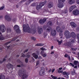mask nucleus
Listing matches in <instances>:
<instances>
[{
  "label": "nucleus",
  "mask_w": 79,
  "mask_h": 79,
  "mask_svg": "<svg viewBox=\"0 0 79 79\" xmlns=\"http://www.w3.org/2000/svg\"><path fill=\"white\" fill-rule=\"evenodd\" d=\"M18 73L20 77L23 76V79H26L28 77V76L26 74V70L24 69L19 70Z\"/></svg>",
  "instance_id": "1"
},
{
  "label": "nucleus",
  "mask_w": 79,
  "mask_h": 79,
  "mask_svg": "<svg viewBox=\"0 0 79 79\" xmlns=\"http://www.w3.org/2000/svg\"><path fill=\"white\" fill-rule=\"evenodd\" d=\"M23 31L24 32L31 33V28L29 27V24H24L23 25Z\"/></svg>",
  "instance_id": "2"
},
{
  "label": "nucleus",
  "mask_w": 79,
  "mask_h": 79,
  "mask_svg": "<svg viewBox=\"0 0 79 79\" xmlns=\"http://www.w3.org/2000/svg\"><path fill=\"white\" fill-rule=\"evenodd\" d=\"M70 42L69 43H65L64 45L67 47H72V44L75 41L74 39H71L69 40Z\"/></svg>",
  "instance_id": "3"
},
{
  "label": "nucleus",
  "mask_w": 79,
  "mask_h": 79,
  "mask_svg": "<svg viewBox=\"0 0 79 79\" xmlns=\"http://www.w3.org/2000/svg\"><path fill=\"white\" fill-rule=\"evenodd\" d=\"M14 29H15L17 34H19L21 33V31L19 29V27L17 25H15L14 27Z\"/></svg>",
  "instance_id": "4"
},
{
  "label": "nucleus",
  "mask_w": 79,
  "mask_h": 79,
  "mask_svg": "<svg viewBox=\"0 0 79 79\" xmlns=\"http://www.w3.org/2000/svg\"><path fill=\"white\" fill-rule=\"evenodd\" d=\"M64 34L67 39H70L71 37V34L69 31H65L64 32Z\"/></svg>",
  "instance_id": "5"
},
{
  "label": "nucleus",
  "mask_w": 79,
  "mask_h": 79,
  "mask_svg": "<svg viewBox=\"0 0 79 79\" xmlns=\"http://www.w3.org/2000/svg\"><path fill=\"white\" fill-rule=\"evenodd\" d=\"M39 74L40 76H44L45 74V68L42 67L40 71Z\"/></svg>",
  "instance_id": "6"
},
{
  "label": "nucleus",
  "mask_w": 79,
  "mask_h": 79,
  "mask_svg": "<svg viewBox=\"0 0 79 79\" xmlns=\"http://www.w3.org/2000/svg\"><path fill=\"white\" fill-rule=\"evenodd\" d=\"M73 14L75 16L79 15V10L76 9L74 10L73 12Z\"/></svg>",
  "instance_id": "7"
},
{
  "label": "nucleus",
  "mask_w": 79,
  "mask_h": 79,
  "mask_svg": "<svg viewBox=\"0 0 79 79\" xmlns=\"http://www.w3.org/2000/svg\"><path fill=\"white\" fill-rule=\"evenodd\" d=\"M56 31L57 32H59L60 33L59 35H60L63 32V30L61 29V28L59 26H57L56 27Z\"/></svg>",
  "instance_id": "8"
},
{
  "label": "nucleus",
  "mask_w": 79,
  "mask_h": 79,
  "mask_svg": "<svg viewBox=\"0 0 79 79\" xmlns=\"http://www.w3.org/2000/svg\"><path fill=\"white\" fill-rule=\"evenodd\" d=\"M5 18L6 20L7 21H11L12 20L11 18L9 15H8L5 16Z\"/></svg>",
  "instance_id": "9"
},
{
  "label": "nucleus",
  "mask_w": 79,
  "mask_h": 79,
  "mask_svg": "<svg viewBox=\"0 0 79 79\" xmlns=\"http://www.w3.org/2000/svg\"><path fill=\"white\" fill-rule=\"evenodd\" d=\"M46 21H47V19H40L39 21V22L41 24H44V23L46 22Z\"/></svg>",
  "instance_id": "10"
},
{
  "label": "nucleus",
  "mask_w": 79,
  "mask_h": 79,
  "mask_svg": "<svg viewBox=\"0 0 79 79\" xmlns=\"http://www.w3.org/2000/svg\"><path fill=\"white\" fill-rule=\"evenodd\" d=\"M53 6V3L50 2L48 4V8H51Z\"/></svg>",
  "instance_id": "11"
},
{
  "label": "nucleus",
  "mask_w": 79,
  "mask_h": 79,
  "mask_svg": "<svg viewBox=\"0 0 79 79\" xmlns=\"http://www.w3.org/2000/svg\"><path fill=\"white\" fill-rule=\"evenodd\" d=\"M6 30V28L4 25H1V32H4Z\"/></svg>",
  "instance_id": "12"
},
{
  "label": "nucleus",
  "mask_w": 79,
  "mask_h": 79,
  "mask_svg": "<svg viewBox=\"0 0 79 79\" xmlns=\"http://www.w3.org/2000/svg\"><path fill=\"white\" fill-rule=\"evenodd\" d=\"M51 34L52 36H55L56 34V30H54L53 31H52L51 32Z\"/></svg>",
  "instance_id": "13"
},
{
  "label": "nucleus",
  "mask_w": 79,
  "mask_h": 79,
  "mask_svg": "<svg viewBox=\"0 0 79 79\" xmlns=\"http://www.w3.org/2000/svg\"><path fill=\"white\" fill-rule=\"evenodd\" d=\"M70 25L72 27H74V28L76 27V23L73 22H72L70 23Z\"/></svg>",
  "instance_id": "14"
},
{
  "label": "nucleus",
  "mask_w": 79,
  "mask_h": 79,
  "mask_svg": "<svg viewBox=\"0 0 79 79\" xmlns=\"http://www.w3.org/2000/svg\"><path fill=\"white\" fill-rule=\"evenodd\" d=\"M71 35L72 38H74V39L76 37V33L73 32H72L71 33Z\"/></svg>",
  "instance_id": "15"
},
{
  "label": "nucleus",
  "mask_w": 79,
  "mask_h": 79,
  "mask_svg": "<svg viewBox=\"0 0 79 79\" xmlns=\"http://www.w3.org/2000/svg\"><path fill=\"white\" fill-rule=\"evenodd\" d=\"M63 74L64 75H66V78L67 79H68V78H69V77L68 76V75H69V73H67V72H64L63 73Z\"/></svg>",
  "instance_id": "16"
},
{
  "label": "nucleus",
  "mask_w": 79,
  "mask_h": 79,
  "mask_svg": "<svg viewBox=\"0 0 79 79\" xmlns=\"http://www.w3.org/2000/svg\"><path fill=\"white\" fill-rule=\"evenodd\" d=\"M38 32L39 34H41L43 32V29L42 28L39 29L38 30Z\"/></svg>",
  "instance_id": "17"
},
{
  "label": "nucleus",
  "mask_w": 79,
  "mask_h": 79,
  "mask_svg": "<svg viewBox=\"0 0 79 79\" xmlns=\"http://www.w3.org/2000/svg\"><path fill=\"white\" fill-rule=\"evenodd\" d=\"M76 7V6L75 5H73L70 8H69V11H73L75 8Z\"/></svg>",
  "instance_id": "18"
},
{
  "label": "nucleus",
  "mask_w": 79,
  "mask_h": 79,
  "mask_svg": "<svg viewBox=\"0 0 79 79\" xmlns=\"http://www.w3.org/2000/svg\"><path fill=\"white\" fill-rule=\"evenodd\" d=\"M13 66V65L10 63L6 65V67L8 69H10V68Z\"/></svg>",
  "instance_id": "19"
},
{
  "label": "nucleus",
  "mask_w": 79,
  "mask_h": 79,
  "mask_svg": "<svg viewBox=\"0 0 79 79\" xmlns=\"http://www.w3.org/2000/svg\"><path fill=\"white\" fill-rule=\"evenodd\" d=\"M74 3H75V0H69V3L70 5H72Z\"/></svg>",
  "instance_id": "20"
},
{
  "label": "nucleus",
  "mask_w": 79,
  "mask_h": 79,
  "mask_svg": "<svg viewBox=\"0 0 79 79\" xmlns=\"http://www.w3.org/2000/svg\"><path fill=\"white\" fill-rule=\"evenodd\" d=\"M32 55L35 59H37L38 58V55H37V54L33 53L32 54Z\"/></svg>",
  "instance_id": "21"
},
{
  "label": "nucleus",
  "mask_w": 79,
  "mask_h": 79,
  "mask_svg": "<svg viewBox=\"0 0 79 79\" xmlns=\"http://www.w3.org/2000/svg\"><path fill=\"white\" fill-rule=\"evenodd\" d=\"M58 6L59 8H61L63 7V3L60 2L59 4L58 5Z\"/></svg>",
  "instance_id": "22"
},
{
  "label": "nucleus",
  "mask_w": 79,
  "mask_h": 79,
  "mask_svg": "<svg viewBox=\"0 0 79 79\" xmlns=\"http://www.w3.org/2000/svg\"><path fill=\"white\" fill-rule=\"evenodd\" d=\"M44 44L38 43L35 44V46H37V47H40V46H44Z\"/></svg>",
  "instance_id": "23"
},
{
  "label": "nucleus",
  "mask_w": 79,
  "mask_h": 79,
  "mask_svg": "<svg viewBox=\"0 0 79 79\" xmlns=\"http://www.w3.org/2000/svg\"><path fill=\"white\" fill-rule=\"evenodd\" d=\"M45 4V3L44 2H41L40 3L39 5L41 7H42V6H44V5Z\"/></svg>",
  "instance_id": "24"
},
{
  "label": "nucleus",
  "mask_w": 79,
  "mask_h": 79,
  "mask_svg": "<svg viewBox=\"0 0 79 79\" xmlns=\"http://www.w3.org/2000/svg\"><path fill=\"white\" fill-rule=\"evenodd\" d=\"M41 8H42V7L40 6V5H38L36 6V8L37 10H39V9H40Z\"/></svg>",
  "instance_id": "25"
},
{
  "label": "nucleus",
  "mask_w": 79,
  "mask_h": 79,
  "mask_svg": "<svg viewBox=\"0 0 79 79\" xmlns=\"http://www.w3.org/2000/svg\"><path fill=\"white\" fill-rule=\"evenodd\" d=\"M57 42L58 43V45H61L63 42V40H61L60 41H59L58 40H57Z\"/></svg>",
  "instance_id": "26"
},
{
  "label": "nucleus",
  "mask_w": 79,
  "mask_h": 79,
  "mask_svg": "<svg viewBox=\"0 0 79 79\" xmlns=\"http://www.w3.org/2000/svg\"><path fill=\"white\" fill-rule=\"evenodd\" d=\"M5 77L3 75H1L0 76V79H5Z\"/></svg>",
  "instance_id": "27"
},
{
  "label": "nucleus",
  "mask_w": 79,
  "mask_h": 79,
  "mask_svg": "<svg viewBox=\"0 0 79 79\" xmlns=\"http://www.w3.org/2000/svg\"><path fill=\"white\" fill-rule=\"evenodd\" d=\"M52 29V28L51 27H49L48 28H47V31H48V32H50V31H51Z\"/></svg>",
  "instance_id": "28"
},
{
  "label": "nucleus",
  "mask_w": 79,
  "mask_h": 79,
  "mask_svg": "<svg viewBox=\"0 0 79 79\" xmlns=\"http://www.w3.org/2000/svg\"><path fill=\"white\" fill-rule=\"evenodd\" d=\"M65 0H58V2H59V3H63L64 2Z\"/></svg>",
  "instance_id": "29"
},
{
  "label": "nucleus",
  "mask_w": 79,
  "mask_h": 79,
  "mask_svg": "<svg viewBox=\"0 0 79 79\" xmlns=\"http://www.w3.org/2000/svg\"><path fill=\"white\" fill-rule=\"evenodd\" d=\"M18 37H19L18 36H17V37L14 38L12 40H11V41L13 42V41H15V40H16V39H18Z\"/></svg>",
  "instance_id": "30"
},
{
  "label": "nucleus",
  "mask_w": 79,
  "mask_h": 79,
  "mask_svg": "<svg viewBox=\"0 0 79 79\" xmlns=\"http://www.w3.org/2000/svg\"><path fill=\"white\" fill-rule=\"evenodd\" d=\"M51 77H52V78H53L54 79H57V77H55L53 76V75H51Z\"/></svg>",
  "instance_id": "31"
},
{
  "label": "nucleus",
  "mask_w": 79,
  "mask_h": 79,
  "mask_svg": "<svg viewBox=\"0 0 79 79\" xmlns=\"http://www.w3.org/2000/svg\"><path fill=\"white\" fill-rule=\"evenodd\" d=\"M48 24L49 26H51L52 25V22L51 21H49L48 22Z\"/></svg>",
  "instance_id": "32"
},
{
  "label": "nucleus",
  "mask_w": 79,
  "mask_h": 79,
  "mask_svg": "<svg viewBox=\"0 0 79 79\" xmlns=\"http://www.w3.org/2000/svg\"><path fill=\"white\" fill-rule=\"evenodd\" d=\"M3 35H1L0 36V40H3Z\"/></svg>",
  "instance_id": "33"
},
{
  "label": "nucleus",
  "mask_w": 79,
  "mask_h": 79,
  "mask_svg": "<svg viewBox=\"0 0 79 79\" xmlns=\"http://www.w3.org/2000/svg\"><path fill=\"white\" fill-rule=\"evenodd\" d=\"M78 63V61H77L75 60L74 61V64H75V65H77Z\"/></svg>",
  "instance_id": "34"
},
{
  "label": "nucleus",
  "mask_w": 79,
  "mask_h": 79,
  "mask_svg": "<svg viewBox=\"0 0 79 79\" xmlns=\"http://www.w3.org/2000/svg\"><path fill=\"white\" fill-rule=\"evenodd\" d=\"M31 39L33 40H36V38L34 37V36H32L31 37Z\"/></svg>",
  "instance_id": "35"
},
{
  "label": "nucleus",
  "mask_w": 79,
  "mask_h": 79,
  "mask_svg": "<svg viewBox=\"0 0 79 79\" xmlns=\"http://www.w3.org/2000/svg\"><path fill=\"white\" fill-rule=\"evenodd\" d=\"M27 1V0H22L21 1H20L19 2V4H21L23 2H26Z\"/></svg>",
  "instance_id": "36"
},
{
  "label": "nucleus",
  "mask_w": 79,
  "mask_h": 79,
  "mask_svg": "<svg viewBox=\"0 0 79 79\" xmlns=\"http://www.w3.org/2000/svg\"><path fill=\"white\" fill-rule=\"evenodd\" d=\"M57 71L58 73L59 74H60V73H63V70H57Z\"/></svg>",
  "instance_id": "37"
},
{
  "label": "nucleus",
  "mask_w": 79,
  "mask_h": 79,
  "mask_svg": "<svg viewBox=\"0 0 79 79\" xmlns=\"http://www.w3.org/2000/svg\"><path fill=\"white\" fill-rule=\"evenodd\" d=\"M42 56L44 57H46L47 56V53H44L43 54H42Z\"/></svg>",
  "instance_id": "38"
},
{
  "label": "nucleus",
  "mask_w": 79,
  "mask_h": 79,
  "mask_svg": "<svg viewBox=\"0 0 79 79\" xmlns=\"http://www.w3.org/2000/svg\"><path fill=\"white\" fill-rule=\"evenodd\" d=\"M4 8H5V6L4 5H3L0 8V10H3V9H4Z\"/></svg>",
  "instance_id": "39"
},
{
  "label": "nucleus",
  "mask_w": 79,
  "mask_h": 79,
  "mask_svg": "<svg viewBox=\"0 0 79 79\" xmlns=\"http://www.w3.org/2000/svg\"><path fill=\"white\" fill-rule=\"evenodd\" d=\"M6 61V59L5 58H4L3 59V60L2 61V60H1L0 61V63H2L4 61Z\"/></svg>",
  "instance_id": "40"
},
{
  "label": "nucleus",
  "mask_w": 79,
  "mask_h": 79,
  "mask_svg": "<svg viewBox=\"0 0 79 79\" xmlns=\"http://www.w3.org/2000/svg\"><path fill=\"white\" fill-rule=\"evenodd\" d=\"M7 32H11V29L10 28H7Z\"/></svg>",
  "instance_id": "41"
},
{
  "label": "nucleus",
  "mask_w": 79,
  "mask_h": 79,
  "mask_svg": "<svg viewBox=\"0 0 79 79\" xmlns=\"http://www.w3.org/2000/svg\"><path fill=\"white\" fill-rule=\"evenodd\" d=\"M31 3V2H30L28 0V1H27L26 2V5H29V4H30V3Z\"/></svg>",
  "instance_id": "42"
},
{
  "label": "nucleus",
  "mask_w": 79,
  "mask_h": 79,
  "mask_svg": "<svg viewBox=\"0 0 79 79\" xmlns=\"http://www.w3.org/2000/svg\"><path fill=\"white\" fill-rule=\"evenodd\" d=\"M47 34L44 33V36L43 37H44V38H45V37H46L47 36Z\"/></svg>",
  "instance_id": "43"
},
{
  "label": "nucleus",
  "mask_w": 79,
  "mask_h": 79,
  "mask_svg": "<svg viewBox=\"0 0 79 79\" xmlns=\"http://www.w3.org/2000/svg\"><path fill=\"white\" fill-rule=\"evenodd\" d=\"M25 62L26 63H28V58H26L25 60Z\"/></svg>",
  "instance_id": "44"
},
{
  "label": "nucleus",
  "mask_w": 79,
  "mask_h": 79,
  "mask_svg": "<svg viewBox=\"0 0 79 79\" xmlns=\"http://www.w3.org/2000/svg\"><path fill=\"white\" fill-rule=\"evenodd\" d=\"M10 43H11V42H8L7 43H5V45H7L8 44H10Z\"/></svg>",
  "instance_id": "45"
},
{
  "label": "nucleus",
  "mask_w": 79,
  "mask_h": 79,
  "mask_svg": "<svg viewBox=\"0 0 79 79\" xmlns=\"http://www.w3.org/2000/svg\"><path fill=\"white\" fill-rule=\"evenodd\" d=\"M44 53H45L44 52V51H41V53H40L41 55H43V54H44Z\"/></svg>",
  "instance_id": "46"
},
{
  "label": "nucleus",
  "mask_w": 79,
  "mask_h": 79,
  "mask_svg": "<svg viewBox=\"0 0 79 79\" xmlns=\"http://www.w3.org/2000/svg\"><path fill=\"white\" fill-rule=\"evenodd\" d=\"M21 55H22V57H25V56H26L25 55H24L23 53H22Z\"/></svg>",
  "instance_id": "47"
},
{
  "label": "nucleus",
  "mask_w": 79,
  "mask_h": 79,
  "mask_svg": "<svg viewBox=\"0 0 79 79\" xmlns=\"http://www.w3.org/2000/svg\"><path fill=\"white\" fill-rule=\"evenodd\" d=\"M69 64H70V65H71L72 66H73V67L74 66V64H73L72 63H70Z\"/></svg>",
  "instance_id": "48"
},
{
  "label": "nucleus",
  "mask_w": 79,
  "mask_h": 79,
  "mask_svg": "<svg viewBox=\"0 0 79 79\" xmlns=\"http://www.w3.org/2000/svg\"><path fill=\"white\" fill-rule=\"evenodd\" d=\"M72 74L73 75H75V74H76V72H75V71H74V72H72Z\"/></svg>",
  "instance_id": "49"
},
{
  "label": "nucleus",
  "mask_w": 79,
  "mask_h": 79,
  "mask_svg": "<svg viewBox=\"0 0 79 79\" xmlns=\"http://www.w3.org/2000/svg\"><path fill=\"white\" fill-rule=\"evenodd\" d=\"M77 37L78 39V40H79V34H77Z\"/></svg>",
  "instance_id": "50"
},
{
  "label": "nucleus",
  "mask_w": 79,
  "mask_h": 79,
  "mask_svg": "<svg viewBox=\"0 0 79 79\" xmlns=\"http://www.w3.org/2000/svg\"><path fill=\"white\" fill-rule=\"evenodd\" d=\"M77 48H73V47L72 48V50H77Z\"/></svg>",
  "instance_id": "51"
},
{
  "label": "nucleus",
  "mask_w": 79,
  "mask_h": 79,
  "mask_svg": "<svg viewBox=\"0 0 79 79\" xmlns=\"http://www.w3.org/2000/svg\"><path fill=\"white\" fill-rule=\"evenodd\" d=\"M69 56L68 55V54H65L64 56V57H65L66 58V57H68V56Z\"/></svg>",
  "instance_id": "52"
},
{
  "label": "nucleus",
  "mask_w": 79,
  "mask_h": 79,
  "mask_svg": "<svg viewBox=\"0 0 79 79\" xmlns=\"http://www.w3.org/2000/svg\"><path fill=\"white\" fill-rule=\"evenodd\" d=\"M76 2L77 4L79 5V0H77Z\"/></svg>",
  "instance_id": "53"
},
{
  "label": "nucleus",
  "mask_w": 79,
  "mask_h": 79,
  "mask_svg": "<svg viewBox=\"0 0 79 79\" xmlns=\"http://www.w3.org/2000/svg\"><path fill=\"white\" fill-rule=\"evenodd\" d=\"M55 69H52V73H53L55 71Z\"/></svg>",
  "instance_id": "54"
},
{
  "label": "nucleus",
  "mask_w": 79,
  "mask_h": 79,
  "mask_svg": "<svg viewBox=\"0 0 79 79\" xmlns=\"http://www.w3.org/2000/svg\"><path fill=\"white\" fill-rule=\"evenodd\" d=\"M39 64V61H38L36 62V65H38Z\"/></svg>",
  "instance_id": "55"
},
{
  "label": "nucleus",
  "mask_w": 79,
  "mask_h": 79,
  "mask_svg": "<svg viewBox=\"0 0 79 79\" xmlns=\"http://www.w3.org/2000/svg\"><path fill=\"white\" fill-rule=\"evenodd\" d=\"M67 58H68L69 60H71V57H70V56H68V57Z\"/></svg>",
  "instance_id": "56"
},
{
  "label": "nucleus",
  "mask_w": 79,
  "mask_h": 79,
  "mask_svg": "<svg viewBox=\"0 0 79 79\" xmlns=\"http://www.w3.org/2000/svg\"><path fill=\"white\" fill-rule=\"evenodd\" d=\"M3 15H0V19H2V18H3Z\"/></svg>",
  "instance_id": "57"
},
{
  "label": "nucleus",
  "mask_w": 79,
  "mask_h": 79,
  "mask_svg": "<svg viewBox=\"0 0 79 79\" xmlns=\"http://www.w3.org/2000/svg\"><path fill=\"white\" fill-rule=\"evenodd\" d=\"M31 6H35V4L33 3L31 5Z\"/></svg>",
  "instance_id": "58"
},
{
  "label": "nucleus",
  "mask_w": 79,
  "mask_h": 79,
  "mask_svg": "<svg viewBox=\"0 0 79 79\" xmlns=\"http://www.w3.org/2000/svg\"><path fill=\"white\" fill-rule=\"evenodd\" d=\"M63 69V67L60 68H59V70H61Z\"/></svg>",
  "instance_id": "59"
},
{
  "label": "nucleus",
  "mask_w": 79,
  "mask_h": 79,
  "mask_svg": "<svg viewBox=\"0 0 79 79\" xmlns=\"http://www.w3.org/2000/svg\"><path fill=\"white\" fill-rule=\"evenodd\" d=\"M10 47V46H6V48H7L8 50V49H9Z\"/></svg>",
  "instance_id": "60"
},
{
  "label": "nucleus",
  "mask_w": 79,
  "mask_h": 79,
  "mask_svg": "<svg viewBox=\"0 0 79 79\" xmlns=\"http://www.w3.org/2000/svg\"><path fill=\"white\" fill-rule=\"evenodd\" d=\"M35 32H36V31L35 30H34V31H33V34H34Z\"/></svg>",
  "instance_id": "61"
},
{
  "label": "nucleus",
  "mask_w": 79,
  "mask_h": 79,
  "mask_svg": "<svg viewBox=\"0 0 79 79\" xmlns=\"http://www.w3.org/2000/svg\"><path fill=\"white\" fill-rule=\"evenodd\" d=\"M51 50H53V46H52L51 47Z\"/></svg>",
  "instance_id": "62"
},
{
  "label": "nucleus",
  "mask_w": 79,
  "mask_h": 79,
  "mask_svg": "<svg viewBox=\"0 0 79 79\" xmlns=\"http://www.w3.org/2000/svg\"><path fill=\"white\" fill-rule=\"evenodd\" d=\"M51 71H52V69H50V70L48 71V73H50V72H51Z\"/></svg>",
  "instance_id": "63"
},
{
  "label": "nucleus",
  "mask_w": 79,
  "mask_h": 79,
  "mask_svg": "<svg viewBox=\"0 0 79 79\" xmlns=\"http://www.w3.org/2000/svg\"><path fill=\"white\" fill-rule=\"evenodd\" d=\"M38 59H42V56H40L38 58Z\"/></svg>",
  "instance_id": "64"
}]
</instances>
